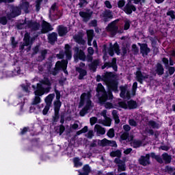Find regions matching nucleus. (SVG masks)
<instances>
[{"label":"nucleus","instance_id":"obj_1","mask_svg":"<svg viewBox=\"0 0 175 175\" xmlns=\"http://www.w3.org/2000/svg\"><path fill=\"white\" fill-rule=\"evenodd\" d=\"M91 98H92V94H91V92L88 91L87 93L83 92L81 94L80 96V102H79V107H83L85 104V107L86 109H91V106H92V100H91Z\"/></svg>","mask_w":175,"mask_h":175},{"label":"nucleus","instance_id":"obj_2","mask_svg":"<svg viewBox=\"0 0 175 175\" xmlns=\"http://www.w3.org/2000/svg\"><path fill=\"white\" fill-rule=\"evenodd\" d=\"M31 87L34 90L36 96H43L44 94L50 92V88H44L40 83H37L36 86L33 85Z\"/></svg>","mask_w":175,"mask_h":175},{"label":"nucleus","instance_id":"obj_3","mask_svg":"<svg viewBox=\"0 0 175 175\" xmlns=\"http://www.w3.org/2000/svg\"><path fill=\"white\" fill-rule=\"evenodd\" d=\"M118 20H115L111 22L106 27L107 32H110L111 36H116L117 33H120L118 31V26L117 25Z\"/></svg>","mask_w":175,"mask_h":175},{"label":"nucleus","instance_id":"obj_4","mask_svg":"<svg viewBox=\"0 0 175 175\" xmlns=\"http://www.w3.org/2000/svg\"><path fill=\"white\" fill-rule=\"evenodd\" d=\"M113 96L111 91L104 92L102 93L101 96L98 98L100 105H105L107 100H113Z\"/></svg>","mask_w":175,"mask_h":175},{"label":"nucleus","instance_id":"obj_5","mask_svg":"<svg viewBox=\"0 0 175 175\" xmlns=\"http://www.w3.org/2000/svg\"><path fill=\"white\" fill-rule=\"evenodd\" d=\"M106 68H112L114 72H118V66H117V58L113 57L111 62H105L104 65L101 66V69L104 70Z\"/></svg>","mask_w":175,"mask_h":175},{"label":"nucleus","instance_id":"obj_6","mask_svg":"<svg viewBox=\"0 0 175 175\" xmlns=\"http://www.w3.org/2000/svg\"><path fill=\"white\" fill-rule=\"evenodd\" d=\"M135 75L136 76L137 81H138L139 84H143V81L150 77V75H148V74H145V75H144L143 72H142V68H137V70L136 71Z\"/></svg>","mask_w":175,"mask_h":175},{"label":"nucleus","instance_id":"obj_7","mask_svg":"<svg viewBox=\"0 0 175 175\" xmlns=\"http://www.w3.org/2000/svg\"><path fill=\"white\" fill-rule=\"evenodd\" d=\"M93 14L94 12L91 11L90 12V10H87V12H79V16L83 18L84 23H88V21L91 20Z\"/></svg>","mask_w":175,"mask_h":175},{"label":"nucleus","instance_id":"obj_8","mask_svg":"<svg viewBox=\"0 0 175 175\" xmlns=\"http://www.w3.org/2000/svg\"><path fill=\"white\" fill-rule=\"evenodd\" d=\"M139 165L142 166H148L151 165V161H150V154H146L145 156L142 155L138 160Z\"/></svg>","mask_w":175,"mask_h":175},{"label":"nucleus","instance_id":"obj_9","mask_svg":"<svg viewBox=\"0 0 175 175\" xmlns=\"http://www.w3.org/2000/svg\"><path fill=\"white\" fill-rule=\"evenodd\" d=\"M138 44L140 47V53L142 57H146L150 54L151 49L148 47V44H147V43H139Z\"/></svg>","mask_w":175,"mask_h":175},{"label":"nucleus","instance_id":"obj_10","mask_svg":"<svg viewBox=\"0 0 175 175\" xmlns=\"http://www.w3.org/2000/svg\"><path fill=\"white\" fill-rule=\"evenodd\" d=\"M108 90L109 91H113L115 94L118 92V81L116 79H113L111 82H109L108 85Z\"/></svg>","mask_w":175,"mask_h":175},{"label":"nucleus","instance_id":"obj_11","mask_svg":"<svg viewBox=\"0 0 175 175\" xmlns=\"http://www.w3.org/2000/svg\"><path fill=\"white\" fill-rule=\"evenodd\" d=\"M27 27L30 28L31 31H39L40 24L37 21H27Z\"/></svg>","mask_w":175,"mask_h":175},{"label":"nucleus","instance_id":"obj_12","mask_svg":"<svg viewBox=\"0 0 175 175\" xmlns=\"http://www.w3.org/2000/svg\"><path fill=\"white\" fill-rule=\"evenodd\" d=\"M57 31L59 36L60 37H64L66 36V34L68 33V27H65L64 25H58L57 27Z\"/></svg>","mask_w":175,"mask_h":175},{"label":"nucleus","instance_id":"obj_13","mask_svg":"<svg viewBox=\"0 0 175 175\" xmlns=\"http://www.w3.org/2000/svg\"><path fill=\"white\" fill-rule=\"evenodd\" d=\"M116 77V75L113 72H107L104 75H103V81H105V83H111L113 81V79Z\"/></svg>","mask_w":175,"mask_h":175},{"label":"nucleus","instance_id":"obj_14","mask_svg":"<svg viewBox=\"0 0 175 175\" xmlns=\"http://www.w3.org/2000/svg\"><path fill=\"white\" fill-rule=\"evenodd\" d=\"M65 123V113L62 112L60 114V125L59 126V135H62L64 132H65V126H64V124Z\"/></svg>","mask_w":175,"mask_h":175},{"label":"nucleus","instance_id":"obj_15","mask_svg":"<svg viewBox=\"0 0 175 175\" xmlns=\"http://www.w3.org/2000/svg\"><path fill=\"white\" fill-rule=\"evenodd\" d=\"M58 40V34L55 32H52L48 34V42L50 44H55V42Z\"/></svg>","mask_w":175,"mask_h":175},{"label":"nucleus","instance_id":"obj_16","mask_svg":"<svg viewBox=\"0 0 175 175\" xmlns=\"http://www.w3.org/2000/svg\"><path fill=\"white\" fill-rule=\"evenodd\" d=\"M75 61H77V59H80V61L85 62L86 56L84 51L79 50L77 51V53L74 55Z\"/></svg>","mask_w":175,"mask_h":175},{"label":"nucleus","instance_id":"obj_17","mask_svg":"<svg viewBox=\"0 0 175 175\" xmlns=\"http://www.w3.org/2000/svg\"><path fill=\"white\" fill-rule=\"evenodd\" d=\"M124 12L126 14H132V12H136V6L129 2L124 7Z\"/></svg>","mask_w":175,"mask_h":175},{"label":"nucleus","instance_id":"obj_18","mask_svg":"<svg viewBox=\"0 0 175 175\" xmlns=\"http://www.w3.org/2000/svg\"><path fill=\"white\" fill-rule=\"evenodd\" d=\"M154 72L158 76L163 75L165 73V68H163V65H162L161 63H157L156 64V69Z\"/></svg>","mask_w":175,"mask_h":175},{"label":"nucleus","instance_id":"obj_19","mask_svg":"<svg viewBox=\"0 0 175 175\" xmlns=\"http://www.w3.org/2000/svg\"><path fill=\"white\" fill-rule=\"evenodd\" d=\"M99 59H94L93 62H91V64H88V67L90 70H92V72H96V69H98V66H99Z\"/></svg>","mask_w":175,"mask_h":175},{"label":"nucleus","instance_id":"obj_20","mask_svg":"<svg viewBox=\"0 0 175 175\" xmlns=\"http://www.w3.org/2000/svg\"><path fill=\"white\" fill-rule=\"evenodd\" d=\"M53 29H54L53 28V27L51 26V25L50 23H49L46 21H44L42 24V32L43 33H47V32H50V31H53Z\"/></svg>","mask_w":175,"mask_h":175},{"label":"nucleus","instance_id":"obj_21","mask_svg":"<svg viewBox=\"0 0 175 175\" xmlns=\"http://www.w3.org/2000/svg\"><path fill=\"white\" fill-rule=\"evenodd\" d=\"M76 72H78V73H79V75L78 77L79 80H83L85 76H87V70L83 69L82 68L77 67Z\"/></svg>","mask_w":175,"mask_h":175},{"label":"nucleus","instance_id":"obj_22","mask_svg":"<svg viewBox=\"0 0 175 175\" xmlns=\"http://www.w3.org/2000/svg\"><path fill=\"white\" fill-rule=\"evenodd\" d=\"M82 170L83 172L78 170V172L79 173V175H90V173H91V167H90V165L85 164L83 165Z\"/></svg>","mask_w":175,"mask_h":175},{"label":"nucleus","instance_id":"obj_23","mask_svg":"<svg viewBox=\"0 0 175 175\" xmlns=\"http://www.w3.org/2000/svg\"><path fill=\"white\" fill-rule=\"evenodd\" d=\"M161 159L163 162L164 161L165 165H169L172 162V155L169 154L167 152H164L161 155Z\"/></svg>","mask_w":175,"mask_h":175},{"label":"nucleus","instance_id":"obj_24","mask_svg":"<svg viewBox=\"0 0 175 175\" xmlns=\"http://www.w3.org/2000/svg\"><path fill=\"white\" fill-rule=\"evenodd\" d=\"M11 12L15 17H18L21 14V8L18 6H11Z\"/></svg>","mask_w":175,"mask_h":175},{"label":"nucleus","instance_id":"obj_25","mask_svg":"<svg viewBox=\"0 0 175 175\" xmlns=\"http://www.w3.org/2000/svg\"><path fill=\"white\" fill-rule=\"evenodd\" d=\"M103 18L105 23H107L109 19L111 20V18H113V14L111 13V11L110 10H105L103 14Z\"/></svg>","mask_w":175,"mask_h":175},{"label":"nucleus","instance_id":"obj_26","mask_svg":"<svg viewBox=\"0 0 175 175\" xmlns=\"http://www.w3.org/2000/svg\"><path fill=\"white\" fill-rule=\"evenodd\" d=\"M88 44L92 46V40L94 39V29H90L87 31Z\"/></svg>","mask_w":175,"mask_h":175},{"label":"nucleus","instance_id":"obj_27","mask_svg":"<svg viewBox=\"0 0 175 175\" xmlns=\"http://www.w3.org/2000/svg\"><path fill=\"white\" fill-rule=\"evenodd\" d=\"M66 65H68V60L63 59L62 61H57L55 66H56L59 70H62V68H66Z\"/></svg>","mask_w":175,"mask_h":175},{"label":"nucleus","instance_id":"obj_28","mask_svg":"<svg viewBox=\"0 0 175 175\" xmlns=\"http://www.w3.org/2000/svg\"><path fill=\"white\" fill-rule=\"evenodd\" d=\"M120 96L122 99H125V95L126 92H128V85H121L120 86Z\"/></svg>","mask_w":175,"mask_h":175},{"label":"nucleus","instance_id":"obj_29","mask_svg":"<svg viewBox=\"0 0 175 175\" xmlns=\"http://www.w3.org/2000/svg\"><path fill=\"white\" fill-rule=\"evenodd\" d=\"M53 59H54V57H53V56H49L44 64L48 72H50V70H51V68H53Z\"/></svg>","mask_w":175,"mask_h":175},{"label":"nucleus","instance_id":"obj_30","mask_svg":"<svg viewBox=\"0 0 175 175\" xmlns=\"http://www.w3.org/2000/svg\"><path fill=\"white\" fill-rule=\"evenodd\" d=\"M127 109H129V110L137 109V103L135 100L127 101Z\"/></svg>","mask_w":175,"mask_h":175},{"label":"nucleus","instance_id":"obj_31","mask_svg":"<svg viewBox=\"0 0 175 175\" xmlns=\"http://www.w3.org/2000/svg\"><path fill=\"white\" fill-rule=\"evenodd\" d=\"M19 8L21 10H24L25 13H29L28 10L29 9V2L23 1Z\"/></svg>","mask_w":175,"mask_h":175},{"label":"nucleus","instance_id":"obj_32","mask_svg":"<svg viewBox=\"0 0 175 175\" xmlns=\"http://www.w3.org/2000/svg\"><path fill=\"white\" fill-rule=\"evenodd\" d=\"M55 98V94H50L45 98V103L46 105L49 106H51V104L53 103V99Z\"/></svg>","mask_w":175,"mask_h":175},{"label":"nucleus","instance_id":"obj_33","mask_svg":"<svg viewBox=\"0 0 175 175\" xmlns=\"http://www.w3.org/2000/svg\"><path fill=\"white\" fill-rule=\"evenodd\" d=\"M150 40L151 42V46L152 47L153 51L158 50V48H157V45L158 44V38H157V36L154 38L150 37Z\"/></svg>","mask_w":175,"mask_h":175},{"label":"nucleus","instance_id":"obj_34","mask_svg":"<svg viewBox=\"0 0 175 175\" xmlns=\"http://www.w3.org/2000/svg\"><path fill=\"white\" fill-rule=\"evenodd\" d=\"M94 129L98 135H105L106 133V129L99 124H96Z\"/></svg>","mask_w":175,"mask_h":175},{"label":"nucleus","instance_id":"obj_35","mask_svg":"<svg viewBox=\"0 0 175 175\" xmlns=\"http://www.w3.org/2000/svg\"><path fill=\"white\" fill-rule=\"evenodd\" d=\"M150 157L152 158V159H155L157 162H158V163H160L161 165L163 163V160L162 159V157H161V156L159 155L155 154V152H151Z\"/></svg>","mask_w":175,"mask_h":175},{"label":"nucleus","instance_id":"obj_36","mask_svg":"<svg viewBox=\"0 0 175 175\" xmlns=\"http://www.w3.org/2000/svg\"><path fill=\"white\" fill-rule=\"evenodd\" d=\"M142 144L143 142L139 139H133L131 142V146L133 148H139V147H142Z\"/></svg>","mask_w":175,"mask_h":175},{"label":"nucleus","instance_id":"obj_37","mask_svg":"<svg viewBox=\"0 0 175 175\" xmlns=\"http://www.w3.org/2000/svg\"><path fill=\"white\" fill-rule=\"evenodd\" d=\"M40 55L38 57V61L39 62H42V61H44L46 59V57L47 55V49H44L41 51Z\"/></svg>","mask_w":175,"mask_h":175},{"label":"nucleus","instance_id":"obj_38","mask_svg":"<svg viewBox=\"0 0 175 175\" xmlns=\"http://www.w3.org/2000/svg\"><path fill=\"white\" fill-rule=\"evenodd\" d=\"M30 39H31V35L29 34V33L28 32L25 33L23 38L25 46H29Z\"/></svg>","mask_w":175,"mask_h":175},{"label":"nucleus","instance_id":"obj_39","mask_svg":"<svg viewBox=\"0 0 175 175\" xmlns=\"http://www.w3.org/2000/svg\"><path fill=\"white\" fill-rule=\"evenodd\" d=\"M112 116L115 121V124H118L120 122V116H118V111L113 109L112 111Z\"/></svg>","mask_w":175,"mask_h":175},{"label":"nucleus","instance_id":"obj_40","mask_svg":"<svg viewBox=\"0 0 175 175\" xmlns=\"http://www.w3.org/2000/svg\"><path fill=\"white\" fill-rule=\"evenodd\" d=\"M54 111H59L61 110V106H62V102L55 100L53 102Z\"/></svg>","mask_w":175,"mask_h":175},{"label":"nucleus","instance_id":"obj_41","mask_svg":"<svg viewBox=\"0 0 175 175\" xmlns=\"http://www.w3.org/2000/svg\"><path fill=\"white\" fill-rule=\"evenodd\" d=\"M109 155L110 157H117L118 158H121L122 152H121V150H117L116 151L111 152Z\"/></svg>","mask_w":175,"mask_h":175},{"label":"nucleus","instance_id":"obj_42","mask_svg":"<svg viewBox=\"0 0 175 175\" xmlns=\"http://www.w3.org/2000/svg\"><path fill=\"white\" fill-rule=\"evenodd\" d=\"M59 120V111H54V115L52 116L53 122H58Z\"/></svg>","mask_w":175,"mask_h":175},{"label":"nucleus","instance_id":"obj_43","mask_svg":"<svg viewBox=\"0 0 175 175\" xmlns=\"http://www.w3.org/2000/svg\"><path fill=\"white\" fill-rule=\"evenodd\" d=\"M149 126H152L153 129H159V124L154 120H150L148 122Z\"/></svg>","mask_w":175,"mask_h":175},{"label":"nucleus","instance_id":"obj_44","mask_svg":"<svg viewBox=\"0 0 175 175\" xmlns=\"http://www.w3.org/2000/svg\"><path fill=\"white\" fill-rule=\"evenodd\" d=\"M101 124L104 126H110L111 125V119L110 118H106L105 120H101Z\"/></svg>","mask_w":175,"mask_h":175},{"label":"nucleus","instance_id":"obj_45","mask_svg":"<svg viewBox=\"0 0 175 175\" xmlns=\"http://www.w3.org/2000/svg\"><path fill=\"white\" fill-rule=\"evenodd\" d=\"M167 16H169L170 17H171V18H170V21H173L174 20H175V12L173 10H169L166 13Z\"/></svg>","mask_w":175,"mask_h":175},{"label":"nucleus","instance_id":"obj_46","mask_svg":"<svg viewBox=\"0 0 175 175\" xmlns=\"http://www.w3.org/2000/svg\"><path fill=\"white\" fill-rule=\"evenodd\" d=\"M118 105L120 107H121V109H124L125 110H126V109H128V103H126V101H125V100L119 101L118 103Z\"/></svg>","mask_w":175,"mask_h":175},{"label":"nucleus","instance_id":"obj_47","mask_svg":"<svg viewBox=\"0 0 175 175\" xmlns=\"http://www.w3.org/2000/svg\"><path fill=\"white\" fill-rule=\"evenodd\" d=\"M96 92H98V93L102 92V94L104 92H106V90H105V87L100 83H98L97 88H96Z\"/></svg>","mask_w":175,"mask_h":175},{"label":"nucleus","instance_id":"obj_48","mask_svg":"<svg viewBox=\"0 0 175 175\" xmlns=\"http://www.w3.org/2000/svg\"><path fill=\"white\" fill-rule=\"evenodd\" d=\"M76 42L79 43V44H84L85 43V40H84V39H83V37H81V36H77L75 38Z\"/></svg>","mask_w":175,"mask_h":175},{"label":"nucleus","instance_id":"obj_49","mask_svg":"<svg viewBox=\"0 0 175 175\" xmlns=\"http://www.w3.org/2000/svg\"><path fill=\"white\" fill-rule=\"evenodd\" d=\"M129 138V133L128 132H124L120 137V140H122V142L128 140Z\"/></svg>","mask_w":175,"mask_h":175},{"label":"nucleus","instance_id":"obj_50","mask_svg":"<svg viewBox=\"0 0 175 175\" xmlns=\"http://www.w3.org/2000/svg\"><path fill=\"white\" fill-rule=\"evenodd\" d=\"M131 22L130 20L124 21V30L128 31V29L131 28Z\"/></svg>","mask_w":175,"mask_h":175},{"label":"nucleus","instance_id":"obj_51","mask_svg":"<svg viewBox=\"0 0 175 175\" xmlns=\"http://www.w3.org/2000/svg\"><path fill=\"white\" fill-rule=\"evenodd\" d=\"M74 163H75V167L83 166V163L80 162V159H79V157H75L74 159Z\"/></svg>","mask_w":175,"mask_h":175},{"label":"nucleus","instance_id":"obj_52","mask_svg":"<svg viewBox=\"0 0 175 175\" xmlns=\"http://www.w3.org/2000/svg\"><path fill=\"white\" fill-rule=\"evenodd\" d=\"M107 136L111 139H113V137L116 136V134L114 133V129H110L107 133Z\"/></svg>","mask_w":175,"mask_h":175},{"label":"nucleus","instance_id":"obj_53","mask_svg":"<svg viewBox=\"0 0 175 175\" xmlns=\"http://www.w3.org/2000/svg\"><path fill=\"white\" fill-rule=\"evenodd\" d=\"M88 110H90L88 108L84 107L79 112L80 116L84 117V116L88 113Z\"/></svg>","mask_w":175,"mask_h":175},{"label":"nucleus","instance_id":"obj_54","mask_svg":"<svg viewBox=\"0 0 175 175\" xmlns=\"http://www.w3.org/2000/svg\"><path fill=\"white\" fill-rule=\"evenodd\" d=\"M126 170V166L125 163L118 165V172H125Z\"/></svg>","mask_w":175,"mask_h":175},{"label":"nucleus","instance_id":"obj_55","mask_svg":"<svg viewBox=\"0 0 175 175\" xmlns=\"http://www.w3.org/2000/svg\"><path fill=\"white\" fill-rule=\"evenodd\" d=\"M40 96H36L33 102H32V103H31V105H39V103H40V100H41Z\"/></svg>","mask_w":175,"mask_h":175},{"label":"nucleus","instance_id":"obj_56","mask_svg":"<svg viewBox=\"0 0 175 175\" xmlns=\"http://www.w3.org/2000/svg\"><path fill=\"white\" fill-rule=\"evenodd\" d=\"M50 107H51V105H47L46 104L44 108L42 110V114L43 116H47V113H49V110H50Z\"/></svg>","mask_w":175,"mask_h":175},{"label":"nucleus","instance_id":"obj_57","mask_svg":"<svg viewBox=\"0 0 175 175\" xmlns=\"http://www.w3.org/2000/svg\"><path fill=\"white\" fill-rule=\"evenodd\" d=\"M0 24L1 25H6L8 24V18L6 16L0 17Z\"/></svg>","mask_w":175,"mask_h":175},{"label":"nucleus","instance_id":"obj_58","mask_svg":"<svg viewBox=\"0 0 175 175\" xmlns=\"http://www.w3.org/2000/svg\"><path fill=\"white\" fill-rule=\"evenodd\" d=\"M29 129V127H24L23 129H21V132L19 133V135L21 136H24V135H27Z\"/></svg>","mask_w":175,"mask_h":175},{"label":"nucleus","instance_id":"obj_59","mask_svg":"<svg viewBox=\"0 0 175 175\" xmlns=\"http://www.w3.org/2000/svg\"><path fill=\"white\" fill-rule=\"evenodd\" d=\"M167 69L168 70V73L170 76H172V75H174V72H175L174 67L169 66L168 67H167Z\"/></svg>","mask_w":175,"mask_h":175},{"label":"nucleus","instance_id":"obj_60","mask_svg":"<svg viewBox=\"0 0 175 175\" xmlns=\"http://www.w3.org/2000/svg\"><path fill=\"white\" fill-rule=\"evenodd\" d=\"M174 170V169H173L172 167H170L169 165L165 166V173H168V174H172Z\"/></svg>","mask_w":175,"mask_h":175},{"label":"nucleus","instance_id":"obj_61","mask_svg":"<svg viewBox=\"0 0 175 175\" xmlns=\"http://www.w3.org/2000/svg\"><path fill=\"white\" fill-rule=\"evenodd\" d=\"M162 62L164 64L165 69H167L169 66V59H167V57H163Z\"/></svg>","mask_w":175,"mask_h":175},{"label":"nucleus","instance_id":"obj_62","mask_svg":"<svg viewBox=\"0 0 175 175\" xmlns=\"http://www.w3.org/2000/svg\"><path fill=\"white\" fill-rule=\"evenodd\" d=\"M129 124L131 126H137V122L135 119H129Z\"/></svg>","mask_w":175,"mask_h":175},{"label":"nucleus","instance_id":"obj_63","mask_svg":"<svg viewBox=\"0 0 175 175\" xmlns=\"http://www.w3.org/2000/svg\"><path fill=\"white\" fill-rule=\"evenodd\" d=\"M89 27H98V21L96 19L91 21L89 24Z\"/></svg>","mask_w":175,"mask_h":175},{"label":"nucleus","instance_id":"obj_64","mask_svg":"<svg viewBox=\"0 0 175 175\" xmlns=\"http://www.w3.org/2000/svg\"><path fill=\"white\" fill-rule=\"evenodd\" d=\"M132 51H133L134 54H137V53H139V47H137L136 44H133L132 45Z\"/></svg>","mask_w":175,"mask_h":175}]
</instances>
